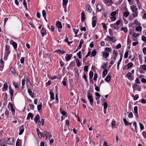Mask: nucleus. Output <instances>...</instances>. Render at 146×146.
Returning a JSON list of instances; mask_svg holds the SVG:
<instances>
[{"instance_id":"1","label":"nucleus","mask_w":146,"mask_h":146,"mask_svg":"<svg viewBox=\"0 0 146 146\" xmlns=\"http://www.w3.org/2000/svg\"><path fill=\"white\" fill-rule=\"evenodd\" d=\"M87 96L88 99L90 101V105L92 106H93L94 100L92 96V94H91L90 92H88L87 93Z\"/></svg>"},{"instance_id":"2","label":"nucleus","mask_w":146,"mask_h":146,"mask_svg":"<svg viewBox=\"0 0 146 146\" xmlns=\"http://www.w3.org/2000/svg\"><path fill=\"white\" fill-rule=\"evenodd\" d=\"M115 38L114 36L111 37L108 35H107L106 38H105L104 40L106 41L108 40L109 41L115 42Z\"/></svg>"},{"instance_id":"3","label":"nucleus","mask_w":146,"mask_h":146,"mask_svg":"<svg viewBox=\"0 0 146 146\" xmlns=\"http://www.w3.org/2000/svg\"><path fill=\"white\" fill-rule=\"evenodd\" d=\"M56 25L58 29V31L59 32H60L61 31V30L59 29H61L62 27V25L61 22L60 21L57 22L56 23Z\"/></svg>"},{"instance_id":"4","label":"nucleus","mask_w":146,"mask_h":146,"mask_svg":"<svg viewBox=\"0 0 146 146\" xmlns=\"http://www.w3.org/2000/svg\"><path fill=\"white\" fill-rule=\"evenodd\" d=\"M125 76L127 77L128 79L132 81L133 79V77L132 76V74L130 72H128L125 75Z\"/></svg>"},{"instance_id":"5","label":"nucleus","mask_w":146,"mask_h":146,"mask_svg":"<svg viewBox=\"0 0 146 146\" xmlns=\"http://www.w3.org/2000/svg\"><path fill=\"white\" fill-rule=\"evenodd\" d=\"M14 139L13 137L9 138L8 139L7 142L9 145H12L13 143Z\"/></svg>"},{"instance_id":"6","label":"nucleus","mask_w":146,"mask_h":146,"mask_svg":"<svg viewBox=\"0 0 146 146\" xmlns=\"http://www.w3.org/2000/svg\"><path fill=\"white\" fill-rule=\"evenodd\" d=\"M24 126L23 125L21 126L19 128V135H20L22 134L24 131Z\"/></svg>"},{"instance_id":"7","label":"nucleus","mask_w":146,"mask_h":146,"mask_svg":"<svg viewBox=\"0 0 146 146\" xmlns=\"http://www.w3.org/2000/svg\"><path fill=\"white\" fill-rule=\"evenodd\" d=\"M40 33H41L42 36L43 37L44 35H46V30L44 28H42V29L40 31Z\"/></svg>"},{"instance_id":"8","label":"nucleus","mask_w":146,"mask_h":146,"mask_svg":"<svg viewBox=\"0 0 146 146\" xmlns=\"http://www.w3.org/2000/svg\"><path fill=\"white\" fill-rule=\"evenodd\" d=\"M9 46L6 45L5 54H10V51L9 50Z\"/></svg>"},{"instance_id":"9","label":"nucleus","mask_w":146,"mask_h":146,"mask_svg":"<svg viewBox=\"0 0 146 146\" xmlns=\"http://www.w3.org/2000/svg\"><path fill=\"white\" fill-rule=\"evenodd\" d=\"M9 93L10 95V98L11 100L12 98L13 95V90L12 89L11 87L9 86Z\"/></svg>"},{"instance_id":"10","label":"nucleus","mask_w":146,"mask_h":146,"mask_svg":"<svg viewBox=\"0 0 146 146\" xmlns=\"http://www.w3.org/2000/svg\"><path fill=\"white\" fill-rule=\"evenodd\" d=\"M9 104H10V106L11 111L12 112V115H13L15 114V110L14 107V106L10 102L9 103Z\"/></svg>"},{"instance_id":"11","label":"nucleus","mask_w":146,"mask_h":146,"mask_svg":"<svg viewBox=\"0 0 146 146\" xmlns=\"http://www.w3.org/2000/svg\"><path fill=\"white\" fill-rule=\"evenodd\" d=\"M103 7L101 4H98L96 6V9L98 11H100L102 9Z\"/></svg>"},{"instance_id":"12","label":"nucleus","mask_w":146,"mask_h":146,"mask_svg":"<svg viewBox=\"0 0 146 146\" xmlns=\"http://www.w3.org/2000/svg\"><path fill=\"white\" fill-rule=\"evenodd\" d=\"M104 3L107 5V4H108L111 5L114 4V3L112 1V0H106L104 2Z\"/></svg>"},{"instance_id":"13","label":"nucleus","mask_w":146,"mask_h":146,"mask_svg":"<svg viewBox=\"0 0 146 146\" xmlns=\"http://www.w3.org/2000/svg\"><path fill=\"white\" fill-rule=\"evenodd\" d=\"M81 20L82 22H83L84 20L85 19V14L84 11H82L81 14Z\"/></svg>"},{"instance_id":"14","label":"nucleus","mask_w":146,"mask_h":146,"mask_svg":"<svg viewBox=\"0 0 146 146\" xmlns=\"http://www.w3.org/2000/svg\"><path fill=\"white\" fill-rule=\"evenodd\" d=\"M131 9L132 10V11H136V12H138L137 8L134 5H133L131 7Z\"/></svg>"},{"instance_id":"15","label":"nucleus","mask_w":146,"mask_h":146,"mask_svg":"<svg viewBox=\"0 0 146 146\" xmlns=\"http://www.w3.org/2000/svg\"><path fill=\"white\" fill-rule=\"evenodd\" d=\"M135 83L137 84H134L133 85V88H134L135 87H136L137 85V84H140L141 83L139 81V79L138 78H137L135 80Z\"/></svg>"},{"instance_id":"16","label":"nucleus","mask_w":146,"mask_h":146,"mask_svg":"<svg viewBox=\"0 0 146 146\" xmlns=\"http://www.w3.org/2000/svg\"><path fill=\"white\" fill-rule=\"evenodd\" d=\"M44 120L42 118H41L40 121H38L37 122L36 124H37L38 125H40L42 123V126H43L44 125Z\"/></svg>"},{"instance_id":"17","label":"nucleus","mask_w":146,"mask_h":146,"mask_svg":"<svg viewBox=\"0 0 146 146\" xmlns=\"http://www.w3.org/2000/svg\"><path fill=\"white\" fill-rule=\"evenodd\" d=\"M86 9L89 13H91L92 12L91 11L92 9L89 5H86Z\"/></svg>"},{"instance_id":"18","label":"nucleus","mask_w":146,"mask_h":146,"mask_svg":"<svg viewBox=\"0 0 146 146\" xmlns=\"http://www.w3.org/2000/svg\"><path fill=\"white\" fill-rule=\"evenodd\" d=\"M10 43H12V45L15 49L17 48V44L16 42L13 41V40H11V41Z\"/></svg>"},{"instance_id":"19","label":"nucleus","mask_w":146,"mask_h":146,"mask_svg":"<svg viewBox=\"0 0 146 146\" xmlns=\"http://www.w3.org/2000/svg\"><path fill=\"white\" fill-rule=\"evenodd\" d=\"M66 55L67 56L65 58V59L67 61H68L71 59L72 55V54H66Z\"/></svg>"},{"instance_id":"20","label":"nucleus","mask_w":146,"mask_h":146,"mask_svg":"<svg viewBox=\"0 0 146 146\" xmlns=\"http://www.w3.org/2000/svg\"><path fill=\"white\" fill-rule=\"evenodd\" d=\"M84 42V40L82 39H81L80 41L79 45L77 49H80L82 47V45Z\"/></svg>"},{"instance_id":"21","label":"nucleus","mask_w":146,"mask_h":146,"mask_svg":"<svg viewBox=\"0 0 146 146\" xmlns=\"http://www.w3.org/2000/svg\"><path fill=\"white\" fill-rule=\"evenodd\" d=\"M75 65V62L74 61H72L71 62L70 64L69 67L70 68H72Z\"/></svg>"},{"instance_id":"22","label":"nucleus","mask_w":146,"mask_h":146,"mask_svg":"<svg viewBox=\"0 0 146 146\" xmlns=\"http://www.w3.org/2000/svg\"><path fill=\"white\" fill-rule=\"evenodd\" d=\"M68 2V0H63V5L64 8L66 7Z\"/></svg>"},{"instance_id":"23","label":"nucleus","mask_w":146,"mask_h":146,"mask_svg":"<svg viewBox=\"0 0 146 146\" xmlns=\"http://www.w3.org/2000/svg\"><path fill=\"white\" fill-rule=\"evenodd\" d=\"M111 80V76L109 75H108L105 79V81L107 82H109Z\"/></svg>"},{"instance_id":"24","label":"nucleus","mask_w":146,"mask_h":146,"mask_svg":"<svg viewBox=\"0 0 146 146\" xmlns=\"http://www.w3.org/2000/svg\"><path fill=\"white\" fill-rule=\"evenodd\" d=\"M40 119L39 115L38 114L35 117L34 120L36 123H37V122L38 120Z\"/></svg>"},{"instance_id":"25","label":"nucleus","mask_w":146,"mask_h":146,"mask_svg":"<svg viewBox=\"0 0 146 146\" xmlns=\"http://www.w3.org/2000/svg\"><path fill=\"white\" fill-rule=\"evenodd\" d=\"M67 78L66 77H65L63 79V80L62 82V83L63 85L64 86H66L67 85L66 84Z\"/></svg>"},{"instance_id":"26","label":"nucleus","mask_w":146,"mask_h":146,"mask_svg":"<svg viewBox=\"0 0 146 146\" xmlns=\"http://www.w3.org/2000/svg\"><path fill=\"white\" fill-rule=\"evenodd\" d=\"M8 88V85L6 84H4L3 87L2 88V90L4 92Z\"/></svg>"},{"instance_id":"27","label":"nucleus","mask_w":146,"mask_h":146,"mask_svg":"<svg viewBox=\"0 0 146 146\" xmlns=\"http://www.w3.org/2000/svg\"><path fill=\"white\" fill-rule=\"evenodd\" d=\"M28 92L29 94V95L32 97H33V96L34 95V94L32 92L31 90L29 89H28Z\"/></svg>"},{"instance_id":"28","label":"nucleus","mask_w":146,"mask_h":146,"mask_svg":"<svg viewBox=\"0 0 146 146\" xmlns=\"http://www.w3.org/2000/svg\"><path fill=\"white\" fill-rule=\"evenodd\" d=\"M33 117V114H32L31 113H28V115L27 119H29L30 117H31V119H32Z\"/></svg>"},{"instance_id":"29","label":"nucleus","mask_w":146,"mask_h":146,"mask_svg":"<svg viewBox=\"0 0 146 146\" xmlns=\"http://www.w3.org/2000/svg\"><path fill=\"white\" fill-rule=\"evenodd\" d=\"M50 100H53L54 99V94L52 92H50Z\"/></svg>"},{"instance_id":"30","label":"nucleus","mask_w":146,"mask_h":146,"mask_svg":"<svg viewBox=\"0 0 146 146\" xmlns=\"http://www.w3.org/2000/svg\"><path fill=\"white\" fill-rule=\"evenodd\" d=\"M109 53L107 52H104L103 53V56L104 58H106L109 55Z\"/></svg>"},{"instance_id":"31","label":"nucleus","mask_w":146,"mask_h":146,"mask_svg":"<svg viewBox=\"0 0 146 146\" xmlns=\"http://www.w3.org/2000/svg\"><path fill=\"white\" fill-rule=\"evenodd\" d=\"M76 63L77 66L79 67L80 66L81 63L80 62V60L79 59H77L76 60Z\"/></svg>"},{"instance_id":"32","label":"nucleus","mask_w":146,"mask_h":146,"mask_svg":"<svg viewBox=\"0 0 146 146\" xmlns=\"http://www.w3.org/2000/svg\"><path fill=\"white\" fill-rule=\"evenodd\" d=\"M132 15L134 17H135L138 16V12H136V11H132Z\"/></svg>"},{"instance_id":"33","label":"nucleus","mask_w":146,"mask_h":146,"mask_svg":"<svg viewBox=\"0 0 146 146\" xmlns=\"http://www.w3.org/2000/svg\"><path fill=\"white\" fill-rule=\"evenodd\" d=\"M56 52L57 53H58L59 54H63L65 53V52L64 51L60 50H56Z\"/></svg>"},{"instance_id":"34","label":"nucleus","mask_w":146,"mask_h":146,"mask_svg":"<svg viewBox=\"0 0 146 146\" xmlns=\"http://www.w3.org/2000/svg\"><path fill=\"white\" fill-rule=\"evenodd\" d=\"M23 5L24 7L25 8V10H27V3L26 2L25 0H23Z\"/></svg>"},{"instance_id":"35","label":"nucleus","mask_w":146,"mask_h":146,"mask_svg":"<svg viewBox=\"0 0 146 146\" xmlns=\"http://www.w3.org/2000/svg\"><path fill=\"white\" fill-rule=\"evenodd\" d=\"M42 16L44 19H46V11L44 10H43L42 11Z\"/></svg>"},{"instance_id":"36","label":"nucleus","mask_w":146,"mask_h":146,"mask_svg":"<svg viewBox=\"0 0 146 146\" xmlns=\"http://www.w3.org/2000/svg\"><path fill=\"white\" fill-rule=\"evenodd\" d=\"M94 74V73L93 71H90V72L89 75V78L90 79L91 78H92L93 77Z\"/></svg>"},{"instance_id":"37","label":"nucleus","mask_w":146,"mask_h":146,"mask_svg":"<svg viewBox=\"0 0 146 146\" xmlns=\"http://www.w3.org/2000/svg\"><path fill=\"white\" fill-rule=\"evenodd\" d=\"M107 73H108L107 69H104L103 70V71L102 74H103V75L104 76H105L107 75Z\"/></svg>"},{"instance_id":"38","label":"nucleus","mask_w":146,"mask_h":146,"mask_svg":"<svg viewBox=\"0 0 146 146\" xmlns=\"http://www.w3.org/2000/svg\"><path fill=\"white\" fill-rule=\"evenodd\" d=\"M121 30L123 31L125 33H127V27H123L121 29Z\"/></svg>"},{"instance_id":"39","label":"nucleus","mask_w":146,"mask_h":146,"mask_svg":"<svg viewBox=\"0 0 146 146\" xmlns=\"http://www.w3.org/2000/svg\"><path fill=\"white\" fill-rule=\"evenodd\" d=\"M13 84L14 86L15 87V88H19L18 83L16 82H13Z\"/></svg>"},{"instance_id":"40","label":"nucleus","mask_w":146,"mask_h":146,"mask_svg":"<svg viewBox=\"0 0 146 146\" xmlns=\"http://www.w3.org/2000/svg\"><path fill=\"white\" fill-rule=\"evenodd\" d=\"M132 96L133 97L134 100H137L139 98V95L138 94H136L135 96H134L133 95Z\"/></svg>"},{"instance_id":"41","label":"nucleus","mask_w":146,"mask_h":146,"mask_svg":"<svg viewBox=\"0 0 146 146\" xmlns=\"http://www.w3.org/2000/svg\"><path fill=\"white\" fill-rule=\"evenodd\" d=\"M129 14V13L128 11H125L123 13V16L125 17H128Z\"/></svg>"},{"instance_id":"42","label":"nucleus","mask_w":146,"mask_h":146,"mask_svg":"<svg viewBox=\"0 0 146 146\" xmlns=\"http://www.w3.org/2000/svg\"><path fill=\"white\" fill-rule=\"evenodd\" d=\"M97 21L94 20L92 21V27L94 28V27L96 25V23Z\"/></svg>"},{"instance_id":"43","label":"nucleus","mask_w":146,"mask_h":146,"mask_svg":"<svg viewBox=\"0 0 146 146\" xmlns=\"http://www.w3.org/2000/svg\"><path fill=\"white\" fill-rule=\"evenodd\" d=\"M136 30L138 31H140L142 29V27L141 26H138L135 28Z\"/></svg>"},{"instance_id":"44","label":"nucleus","mask_w":146,"mask_h":146,"mask_svg":"<svg viewBox=\"0 0 146 146\" xmlns=\"http://www.w3.org/2000/svg\"><path fill=\"white\" fill-rule=\"evenodd\" d=\"M96 51L95 50H93L92 51V53H91V54L92 56H94L96 55Z\"/></svg>"},{"instance_id":"45","label":"nucleus","mask_w":146,"mask_h":146,"mask_svg":"<svg viewBox=\"0 0 146 146\" xmlns=\"http://www.w3.org/2000/svg\"><path fill=\"white\" fill-rule=\"evenodd\" d=\"M60 111L62 115L64 116H67V115L66 112L65 111H61V109L60 108Z\"/></svg>"},{"instance_id":"46","label":"nucleus","mask_w":146,"mask_h":146,"mask_svg":"<svg viewBox=\"0 0 146 146\" xmlns=\"http://www.w3.org/2000/svg\"><path fill=\"white\" fill-rule=\"evenodd\" d=\"M123 121L125 125L126 126H128V122L127 121V119L125 118H123Z\"/></svg>"},{"instance_id":"47","label":"nucleus","mask_w":146,"mask_h":146,"mask_svg":"<svg viewBox=\"0 0 146 146\" xmlns=\"http://www.w3.org/2000/svg\"><path fill=\"white\" fill-rule=\"evenodd\" d=\"M133 63H132V62H129V63L127 65V67L128 68H131L132 66H133Z\"/></svg>"},{"instance_id":"48","label":"nucleus","mask_w":146,"mask_h":146,"mask_svg":"<svg viewBox=\"0 0 146 146\" xmlns=\"http://www.w3.org/2000/svg\"><path fill=\"white\" fill-rule=\"evenodd\" d=\"M102 25L103 27V28L104 30H106L107 29V27L106 25V24L105 23H102Z\"/></svg>"},{"instance_id":"49","label":"nucleus","mask_w":146,"mask_h":146,"mask_svg":"<svg viewBox=\"0 0 146 146\" xmlns=\"http://www.w3.org/2000/svg\"><path fill=\"white\" fill-rule=\"evenodd\" d=\"M139 125L140 129L142 130H143L144 129V127L143 125L141 123H139Z\"/></svg>"},{"instance_id":"50","label":"nucleus","mask_w":146,"mask_h":146,"mask_svg":"<svg viewBox=\"0 0 146 146\" xmlns=\"http://www.w3.org/2000/svg\"><path fill=\"white\" fill-rule=\"evenodd\" d=\"M142 40L144 42H146V38L144 35H142L141 36Z\"/></svg>"},{"instance_id":"51","label":"nucleus","mask_w":146,"mask_h":146,"mask_svg":"<svg viewBox=\"0 0 146 146\" xmlns=\"http://www.w3.org/2000/svg\"><path fill=\"white\" fill-rule=\"evenodd\" d=\"M138 107L137 106H135L134 108V110L135 113H137L138 112L137 111Z\"/></svg>"},{"instance_id":"52","label":"nucleus","mask_w":146,"mask_h":146,"mask_svg":"<svg viewBox=\"0 0 146 146\" xmlns=\"http://www.w3.org/2000/svg\"><path fill=\"white\" fill-rule=\"evenodd\" d=\"M81 51H79V52L77 54V55L78 56L79 58L80 59L81 58L82 56L81 55Z\"/></svg>"},{"instance_id":"53","label":"nucleus","mask_w":146,"mask_h":146,"mask_svg":"<svg viewBox=\"0 0 146 146\" xmlns=\"http://www.w3.org/2000/svg\"><path fill=\"white\" fill-rule=\"evenodd\" d=\"M29 106L30 107V109L33 110L34 109V106L33 104H29Z\"/></svg>"},{"instance_id":"54","label":"nucleus","mask_w":146,"mask_h":146,"mask_svg":"<svg viewBox=\"0 0 146 146\" xmlns=\"http://www.w3.org/2000/svg\"><path fill=\"white\" fill-rule=\"evenodd\" d=\"M110 27H113L115 29H117V27L116 26V25L115 23L111 24L110 25Z\"/></svg>"},{"instance_id":"55","label":"nucleus","mask_w":146,"mask_h":146,"mask_svg":"<svg viewBox=\"0 0 146 146\" xmlns=\"http://www.w3.org/2000/svg\"><path fill=\"white\" fill-rule=\"evenodd\" d=\"M128 52L127 51H126L124 55V57L125 58H127L128 56Z\"/></svg>"},{"instance_id":"56","label":"nucleus","mask_w":146,"mask_h":146,"mask_svg":"<svg viewBox=\"0 0 146 146\" xmlns=\"http://www.w3.org/2000/svg\"><path fill=\"white\" fill-rule=\"evenodd\" d=\"M133 125L135 127V131L136 133L137 132V123L136 122H135L133 123Z\"/></svg>"},{"instance_id":"57","label":"nucleus","mask_w":146,"mask_h":146,"mask_svg":"<svg viewBox=\"0 0 146 146\" xmlns=\"http://www.w3.org/2000/svg\"><path fill=\"white\" fill-rule=\"evenodd\" d=\"M108 107V104L107 102H105L104 103V110L106 109Z\"/></svg>"},{"instance_id":"58","label":"nucleus","mask_w":146,"mask_h":146,"mask_svg":"<svg viewBox=\"0 0 146 146\" xmlns=\"http://www.w3.org/2000/svg\"><path fill=\"white\" fill-rule=\"evenodd\" d=\"M94 86L95 87V89L98 92H99L100 91V88H99L98 86H96V84H94Z\"/></svg>"},{"instance_id":"59","label":"nucleus","mask_w":146,"mask_h":146,"mask_svg":"<svg viewBox=\"0 0 146 146\" xmlns=\"http://www.w3.org/2000/svg\"><path fill=\"white\" fill-rule=\"evenodd\" d=\"M122 57H123L122 55L121 54V56H120V59L119 60V61H118V62H117V64H118V65L120 64V62L122 60Z\"/></svg>"},{"instance_id":"60","label":"nucleus","mask_w":146,"mask_h":146,"mask_svg":"<svg viewBox=\"0 0 146 146\" xmlns=\"http://www.w3.org/2000/svg\"><path fill=\"white\" fill-rule=\"evenodd\" d=\"M121 45L120 43H119L116 46V49H118L121 48Z\"/></svg>"},{"instance_id":"61","label":"nucleus","mask_w":146,"mask_h":146,"mask_svg":"<svg viewBox=\"0 0 146 146\" xmlns=\"http://www.w3.org/2000/svg\"><path fill=\"white\" fill-rule=\"evenodd\" d=\"M113 55L114 56H117L118 52H115V50H114L113 52Z\"/></svg>"},{"instance_id":"62","label":"nucleus","mask_w":146,"mask_h":146,"mask_svg":"<svg viewBox=\"0 0 146 146\" xmlns=\"http://www.w3.org/2000/svg\"><path fill=\"white\" fill-rule=\"evenodd\" d=\"M143 137L146 139V132L145 131H143L142 133Z\"/></svg>"},{"instance_id":"63","label":"nucleus","mask_w":146,"mask_h":146,"mask_svg":"<svg viewBox=\"0 0 146 146\" xmlns=\"http://www.w3.org/2000/svg\"><path fill=\"white\" fill-rule=\"evenodd\" d=\"M133 114L131 112H130L129 113V114L128 116V117L129 118H133Z\"/></svg>"},{"instance_id":"64","label":"nucleus","mask_w":146,"mask_h":146,"mask_svg":"<svg viewBox=\"0 0 146 146\" xmlns=\"http://www.w3.org/2000/svg\"><path fill=\"white\" fill-rule=\"evenodd\" d=\"M141 67L145 71H146V65L145 64H143L142 65Z\"/></svg>"}]
</instances>
